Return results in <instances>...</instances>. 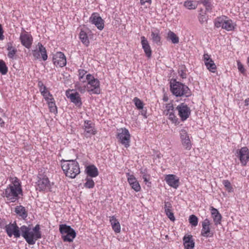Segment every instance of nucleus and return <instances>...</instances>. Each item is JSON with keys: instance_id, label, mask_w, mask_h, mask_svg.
<instances>
[{"instance_id": "f257e3e1", "label": "nucleus", "mask_w": 249, "mask_h": 249, "mask_svg": "<svg viewBox=\"0 0 249 249\" xmlns=\"http://www.w3.org/2000/svg\"><path fill=\"white\" fill-rule=\"evenodd\" d=\"M4 230L9 237L13 236L16 238L22 236L31 245L35 244L36 240L41 237L40 226L38 224L32 228L30 226L23 225L19 228L16 221L5 225Z\"/></svg>"}, {"instance_id": "f03ea898", "label": "nucleus", "mask_w": 249, "mask_h": 249, "mask_svg": "<svg viewBox=\"0 0 249 249\" xmlns=\"http://www.w3.org/2000/svg\"><path fill=\"white\" fill-rule=\"evenodd\" d=\"M9 181L10 184L2 194L7 203L16 202L23 196L20 180L17 177H10Z\"/></svg>"}, {"instance_id": "7ed1b4c3", "label": "nucleus", "mask_w": 249, "mask_h": 249, "mask_svg": "<svg viewBox=\"0 0 249 249\" xmlns=\"http://www.w3.org/2000/svg\"><path fill=\"white\" fill-rule=\"evenodd\" d=\"M61 167L66 176L71 178H75L80 172L79 164L75 160H64Z\"/></svg>"}, {"instance_id": "20e7f679", "label": "nucleus", "mask_w": 249, "mask_h": 249, "mask_svg": "<svg viewBox=\"0 0 249 249\" xmlns=\"http://www.w3.org/2000/svg\"><path fill=\"white\" fill-rule=\"evenodd\" d=\"M170 90L176 97H189L191 95L189 88L185 85L176 81L172 80L170 83Z\"/></svg>"}, {"instance_id": "39448f33", "label": "nucleus", "mask_w": 249, "mask_h": 249, "mask_svg": "<svg viewBox=\"0 0 249 249\" xmlns=\"http://www.w3.org/2000/svg\"><path fill=\"white\" fill-rule=\"evenodd\" d=\"M214 25L216 28L221 27L227 31H231L235 29L236 24L228 17L222 16L215 19Z\"/></svg>"}, {"instance_id": "423d86ee", "label": "nucleus", "mask_w": 249, "mask_h": 249, "mask_svg": "<svg viewBox=\"0 0 249 249\" xmlns=\"http://www.w3.org/2000/svg\"><path fill=\"white\" fill-rule=\"evenodd\" d=\"M86 80L88 92L90 94L100 93V82L97 78H95L93 75L89 74L86 76Z\"/></svg>"}, {"instance_id": "0eeeda50", "label": "nucleus", "mask_w": 249, "mask_h": 249, "mask_svg": "<svg viewBox=\"0 0 249 249\" xmlns=\"http://www.w3.org/2000/svg\"><path fill=\"white\" fill-rule=\"evenodd\" d=\"M59 231L62 234V238L65 242H72L76 237L75 231L69 226L65 224L60 225Z\"/></svg>"}, {"instance_id": "6e6552de", "label": "nucleus", "mask_w": 249, "mask_h": 249, "mask_svg": "<svg viewBox=\"0 0 249 249\" xmlns=\"http://www.w3.org/2000/svg\"><path fill=\"white\" fill-rule=\"evenodd\" d=\"M117 138L119 142L126 148L130 146V134L127 129L121 128L118 129Z\"/></svg>"}, {"instance_id": "1a4fd4ad", "label": "nucleus", "mask_w": 249, "mask_h": 249, "mask_svg": "<svg viewBox=\"0 0 249 249\" xmlns=\"http://www.w3.org/2000/svg\"><path fill=\"white\" fill-rule=\"evenodd\" d=\"M163 115L174 124L178 123V120L175 114L174 107L172 103H167L163 107Z\"/></svg>"}, {"instance_id": "9d476101", "label": "nucleus", "mask_w": 249, "mask_h": 249, "mask_svg": "<svg viewBox=\"0 0 249 249\" xmlns=\"http://www.w3.org/2000/svg\"><path fill=\"white\" fill-rule=\"evenodd\" d=\"M178 112V115L182 121L186 120L191 114L190 107L185 103H181L176 107Z\"/></svg>"}, {"instance_id": "9b49d317", "label": "nucleus", "mask_w": 249, "mask_h": 249, "mask_svg": "<svg viewBox=\"0 0 249 249\" xmlns=\"http://www.w3.org/2000/svg\"><path fill=\"white\" fill-rule=\"evenodd\" d=\"M83 128L84 130L83 134L86 138H90L97 133L94 124L90 121H85Z\"/></svg>"}, {"instance_id": "f8f14e48", "label": "nucleus", "mask_w": 249, "mask_h": 249, "mask_svg": "<svg viewBox=\"0 0 249 249\" xmlns=\"http://www.w3.org/2000/svg\"><path fill=\"white\" fill-rule=\"evenodd\" d=\"M179 136L183 148L186 150H190L192 148V144L187 131L184 129H181L179 131Z\"/></svg>"}, {"instance_id": "ddd939ff", "label": "nucleus", "mask_w": 249, "mask_h": 249, "mask_svg": "<svg viewBox=\"0 0 249 249\" xmlns=\"http://www.w3.org/2000/svg\"><path fill=\"white\" fill-rule=\"evenodd\" d=\"M37 48L33 51V55L36 59H39L41 57L42 60L46 61L48 58V55L45 48L41 43H38Z\"/></svg>"}, {"instance_id": "4468645a", "label": "nucleus", "mask_w": 249, "mask_h": 249, "mask_svg": "<svg viewBox=\"0 0 249 249\" xmlns=\"http://www.w3.org/2000/svg\"><path fill=\"white\" fill-rule=\"evenodd\" d=\"M73 90L68 89L66 92V96L71 102L75 106L81 107L82 103L79 94L77 92H73Z\"/></svg>"}, {"instance_id": "2eb2a0df", "label": "nucleus", "mask_w": 249, "mask_h": 249, "mask_svg": "<svg viewBox=\"0 0 249 249\" xmlns=\"http://www.w3.org/2000/svg\"><path fill=\"white\" fill-rule=\"evenodd\" d=\"M236 154V156L239 158L242 165L243 166L246 165L249 160V150L248 147L245 146L237 150Z\"/></svg>"}, {"instance_id": "dca6fc26", "label": "nucleus", "mask_w": 249, "mask_h": 249, "mask_svg": "<svg viewBox=\"0 0 249 249\" xmlns=\"http://www.w3.org/2000/svg\"><path fill=\"white\" fill-rule=\"evenodd\" d=\"M89 22L101 31L104 28V21L97 13H93L89 18Z\"/></svg>"}, {"instance_id": "f3484780", "label": "nucleus", "mask_w": 249, "mask_h": 249, "mask_svg": "<svg viewBox=\"0 0 249 249\" xmlns=\"http://www.w3.org/2000/svg\"><path fill=\"white\" fill-rule=\"evenodd\" d=\"M210 221L208 218L204 219L202 222L201 235L205 237H211L213 236V232L210 228Z\"/></svg>"}, {"instance_id": "a211bd4d", "label": "nucleus", "mask_w": 249, "mask_h": 249, "mask_svg": "<svg viewBox=\"0 0 249 249\" xmlns=\"http://www.w3.org/2000/svg\"><path fill=\"white\" fill-rule=\"evenodd\" d=\"M53 61L54 65L60 67L65 66L67 63L66 56L61 52H58L53 54Z\"/></svg>"}, {"instance_id": "6ab92c4d", "label": "nucleus", "mask_w": 249, "mask_h": 249, "mask_svg": "<svg viewBox=\"0 0 249 249\" xmlns=\"http://www.w3.org/2000/svg\"><path fill=\"white\" fill-rule=\"evenodd\" d=\"M19 39L21 44L27 49L31 47L33 43V37L28 33L23 31L20 34Z\"/></svg>"}, {"instance_id": "aec40b11", "label": "nucleus", "mask_w": 249, "mask_h": 249, "mask_svg": "<svg viewBox=\"0 0 249 249\" xmlns=\"http://www.w3.org/2000/svg\"><path fill=\"white\" fill-rule=\"evenodd\" d=\"M165 180L169 186L175 189H177L179 186V178L175 175L169 174L166 175Z\"/></svg>"}, {"instance_id": "412c9836", "label": "nucleus", "mask_w": 249, "mask_h": 249, "mask_svg": "<svg viewBox=\"0 0 249 249\" xmlns=\"http://www.w3.org/2000/svg\"><path fill=\"white\" fill-rule=\"evenodd\" d=\"M127 181L134 191L138 192L141 191V187L136 178L130 173H126Z\"/></svg>"}, {"instance_id": "4be33fe9", "label": "nucleus", "mask_w": 249, "mask_h": 249, "mask_svg": "<svg viewBox=\"0 0 249 249\" xmlns=\"http://www.w3.org/2000/svg\"><path fill=\"white\" fill-rule=\"evenodd\" d=\"M37 86L41 95L45 101L48 100L50 98H53V95L50 93L47 87L44 85L41 81H38Z\"/></svg>"}, {"instance_id": "5701e85b", "label": "nucleus", "mask_w": 249, "mask_h": 249, "mask_svg": "<svg viewBox=\"0 0 249 249\" xmlns=\"http://www.w3.org/2000/svg\"><path fill=\"white\" fill-rule=\"evenodd\" d=\"M211 211L212 217L215 226L220 225L222 221V215L219 211L216 208L211 207L210 208Z\"/></svg>"}, {"instance_id": "b1692460", "label": "nucleus", "mask_w": 249, "mask_h": 249, "mask_svg": "<svg viewBox=\"0 0 249 249\" xmlns=\"http://www.w3.org/2000/svg\"><path fill=\"white\" fill-rule=\"evenodd\" d=\"M141 40L142 48L143 49L146 56L148 58H150L152 55V50L148 41L144 36L141 37Z\"/></svg>"}, {"instance_id": "393cba45", "label": "nucleus", "mask_w": 249, "mask_h": 249, "mask_svg": "<svg viewBox=\"0 0 249 249\" xmlns=\"http://www.w3.org/2000/svg\"><path fill=\"white\" fill-rule=\"evenodd\" d=\"M50 181L48 178H40L37 182L36 190L41 191H45L50 188Z\"/></svg>"}, {"instance_id": "a878e982", "label": "nucleus", "mask_w": 249, "mask_h": 249, "mask_svg": "<svg viewBox=\"0 0 249 249\" xmlns=\"http://www.w3.org/2000/svg\"><path fill=\"white\" fill-rule=\"evenodd\" d=\"M183 245L186 249H193L195 242L191 235H185L183 238Z\"/></svg>"}, {"instance_id": "bb28decb", "label": "nucleus", "mask_w": 249, "mask_h": 249, "mask_svg": "<svg viewBox=\"0 0 249 249\" xmlns=\"http://www.w3.org/2000/svg\"><path fill=\"white\" fill-rule=\"evenodd\" d=\"M164 209L165 213L167 217L172 221L175 220L174 213L172 212V206L170 202H164Z\"/></svg>"}, {"instance_id": "cd10ccee", "label": "nucleus", "mask_w": 249, "mask_h": 249, "mask_svg": "<svg viewBox=\"0 0 249 249\" xmlns=\"http://www.w3.org/2000/svg\"><path fill=\"white\" fill-rule=\"evenodd\" d=\"M87 174L91 178H95L99 174L97 167L94 165L87 166L85 169Z\"/></svg>"}, {"instance_id": "c85d7f7f", "label": "nucleus", "mask_w": 249, "mask_h": 249, "mask_svg": "<svg viewBox=\"0 0 249 249\" xmlns=\"http://www.w3.org/2000/svg\"><path fill=\"white\" fill-rule=\"evenodd\" d=\"M109 221L113 230L116 233L121 231V226L119 222L114 216H110Z\"/></svg>"}, {"instance_id": "c756f323", "label": "nucleus", "mask_w": 249, "mask_h": 249, "mask_svg": "<svg viewBox=\"0 0 249 249\" xmlns=\"http://www.w3.org/2000/svg\"><path fill=\"white\" fill-rule=\"evenodd\" d=\"M7 50L8 51V57L12 59H15L16 53H17V50L14 46H13L12 43L10 42L7 43Z\"/></svg>"}, {"instance_id": "7c9ffc66", "label": "nucleus", "mask_w": 249, "mask_h": 249, "mask_svg": "<svg viewBox=\"0 0 249 249\" xmlns=\"http://www.w3.org/2000/svg\"><path fill=\"white\" fill-rule=\"evenodd\" d=\"M15 212L23 219H25L28 216L27 211L25 207L21 205L17 206L15 208Z\"/></svg>"}, {"instance_id": "2f4dec72", "label": "nucleus", "mask_w": 249, "mask_h": 249, "mask_svg": "<svg viewBox=\"0 0 249 249\" xmlns=\"http://www.w3.org/2000/svg\"><path fill=\"white\" fill-rule=\"evenodd\" d=\"M74 88L76 90L79 91L81 93H85L86 91H88L86 81L83 82L80 81L76 82L74 84Z\"/></svg>"}, {"instance_id": "473e14b6", "label": "nucleus", "mask_w": 249, "mask_h": 249, "mask_svg": "<svg viewBox=\"0 0 249 249\" xmlns=\"http://www.w3.org/2000/svg\"><path fill=\"white\" fill-rule=\"evenodd\" d=\"M79 38L83 44L85 46H88L89 44V41L87 33L84 30H81L79 34Z\"/></svg>"}, {"instance_id": "72a5a7b5", "label": "nucleus", "mask_w": 249, "mask_h": 249, "mask_svg": "<svg viewBox=\"0 0 249 249\" xmlns=\"http://www.w3.org/2000/svg\"><path fill=\"white\" fill-rule=\"evenodd\" d=\"M48 105L50 112L54 114L57 113V107L55 105L54 99L53 98H50L48 100L46 101Z\"/></svg>"}, {"instance_id": "f704fd0d", "label": "nucleus", "mask_w": 249, "mask_h": 249, "mask_svg": "<svg viewBox=\"0 0 249 249\" xmlns=\"http://www.w3.org/2000/svg\"><path fill=\"white\" fill-rule=\"evenodd\" d=\"M198 19L201 24L207 23L208 16L207 15L206 11L201 9L198 15Z\"/></svg>"}, {"instance_id": "c9c22d12", "label": "nucleus", "mask_w": 249, "mask_h": 249, "mask_svg": "<svg viewBox=\"0 0 249 249\" xmlns=\"http://www.w3.org/2000/svg\"><path fill=\"white\" fill-rule=\"evenodd\" d=\"M151 38L152 41L156 43L160 42L161 37L160 36V31L159 30L155 29L152 31Z\"/></svg>"}, {"instance_id": "e433bc0d", "label": "nucleus", "mask_w": 249, "mask_h": 249, "mask_svg": "<svg viewBox=\"0 0 249 249\" xmlns=\"http://www.w3.org/2000/svg\"><path fill=\"white\" fill-rule=\"evenodd\" d=\"M167 38L170 40L174 44H177L179 42L178 36L172 31H169L168 32Z\"/></svg>"}, {"instance_id": "4c0bfd02", "label": "nucleus", "mask_w": 249, "mask_h": 249, "mask_svg": "<svg viewBox=\"0 0 249 249\" xmlns=\"http://www.w3.org/2000/svg\"><path fill=\"white\" fill-rule=\"evenodd\" d=\"M87 71L83 69L78 70V79L80 81L85 82L86 80V76L89 74Z\"/></svg>"}, {"instance_id": "58836bf2", "label": "nucleus", "mask_w": 249, "mask_h": 249, "mask_svg": "<svg viewBox=\"0 0 249 249\" xmlns=\"http://www.w3.org/2000/svg\"><path fill=\"white\" fill-rule=\"evenodd\" d=\"M205 65L210 71L215 72L216 67L213 60H211V61L206 62Z\"/></svg>"}, {"instance_id": "ea45409f", "label": "nucleus", "mask_w": 249, "mask_h": 249, "mask_svg": "<svg viewBox=\"0 0 249 249\" xmlns=\"http://www.w3.org/2000/svg\"><path fill=\"white\" fill-rule=\"evenodd\" d=\"M135 106L138 109H142L143 108L144 104L143 102L138 97H135L133 99Z\"/></svg>"}, {"instance_id": "a19ab883", "label": "nucleus", "mask_w": 249, "mask_h": 249, "mask_svg": "<svg viewBox=\"0 0 249 249\" xmlns=\"http://www.w3.org/2000/svg\"><path fill=\"white\" fill-rule=\"evenodd\" d=\"M8 68L5 63L2 60H0V72L2 75H5L7 73Z\"/></svg>"}, {"instance_id": "79ce46f5", "label": "nucleus", "mask_w": 249, "mask_h": 249, "mask_svg": "<svg viewBox=\"0 0 249 249\" xmlns=\"http://www.w3.org/2000/svg\"><path fill=\"white\" fill-rule=\"evenodd\" d=\"M86 182L84 183V186L86 188L91 189L93 188L95 185V183L93 179L89 178H86L85 179Z\"/></svg>"}, {"instance_id": "37998d69", "label": "nucleus", "mask_w": 249, "mask_h": 249, "mask_svg": "<svg viewBox=\"0 0 249 249\" xmlns=\"http://www.w3.org/2000/svg\"><path fill=\"white\" fill-rule=\"evenodd\" d=\"M184 5L186 8L190 10L195 9L197 7V5L191 0L186 1L184 2Z\"/></svg>"}, {"instance_id": "c03bdc74", "label": "nucleus", "mask_w": 249, "mask_h": 249, "mask_svg": "<svg viewBox=\"0 0 249 249\" xmlns=\"http://www.w3.org/2000/svg\"><path fill=\"white\" fill-rule=\"evenodd\" d=\"M189 221V223L194 227L196 226L198 224V218L194 214L190 216Z\"/></svg>"}, {"instance_id": "a18cd8bd", "label": "nucleus", "mask_w": 249, "mask_h": 249, "mask_svg": "<svg viewBox=\"0 0 249 249\" xmlns=\"http://www.w3.org/2000/svg\"><path fill=\"white\" fill-rule=\"evenodd\" d=\"M202 2L206 8V12H210L212 10V6L209 0H204Z\"/></svg>"}, {"instance_id": "49530a36", "label": "nucleus", "mask_w": 249, "mask_h": 249, "mask_svg": "<svg viewBox=\"0 0 249 249\" xmlns=\"http://www.w3.org/2000/svg\"><path fill=\"white\" fill-rule=\"evenodd\" d=\"M223 183L229 192H231L232 191V187H231V184L229 180H224L223 181Z\"/></svg>"}, {"instance_id": "de8ad7c7", "label": "nucleus", "mask_w": 249, "mask_h": 249, "mask_svg": "<svg viewBox=\"0 0 249 249\" xmlns=\"http://www.w3.org/2000/svg\"><path fill=\"white\" fill-rule=\"evenodd\" d=\"M142 178L143 179V181L145 184L148 186H150L151 185V182L149 181V176L146 174H144L142 175Z\"/></svg>"}, {"instance_id": "09e8293b", "label": "nucleus", "mask_w": 249, "mask_h": 249, "mask_svg": "<svg viewBox=\"0 0 249 249\" xmlns=\"http://www.w3.org/2000/svg\"><path fill=\"white\" fill-rule=\"evenodd\" d=\"M237 68H238L239 71H240L241 73H244L245 70L244 69V66L240 62V61H237Z\"/></svg>"}, {"instance_id": "8fccbe9b", "label": "nucleus", "mask_w": 249, "mask_h": 249, "mask_svg": "<svg viewBox=\"0 0 249 249\" xmlns=\"http://www.w3.org/2000/svg\"><path fill=\"white\" fill-rule=\"evenodd\" d=\"M203 60L204 62V63L207 62L211 61L212 59L211 58V55L208 54V53H204L203 55Z\"/></svg>"}, {"instance_id": "3c124183", "label": "nucleus", "mask_w": 249, "mask_h": 249, "mask_svg": "<svg viewBox=\"0 0 249 249\" xmlns=\"http://www.w3.org/2000/svg\"><path fill=\"white\" fill-rule=\"evenodd\" d=\"M179 73L180 76L182 78H186V73L185 71H184L183 70H180L179 71Z\"/></svg>"}, {"instance_id": "603ef678", "label": "nucleus", "mask_w": 249, "mask_h": 249, "mask_svg": "<svg viewBox=\"0 0 249 249\" xmlns=\"http://www.w3.org/2000/svg\"><path fill=\"white\" fill-rule=\"evenodd\" d=\"M145 3L151 4V0H140V3L141 5H144Z\"/></svg>"}, {"instance_id": "864d4df0", "label": "nucleus", "mask_w": 249, "mask_h": 249, "mask_svg": "<svg viewBox=\"0 0 249 249\" xmlns=\"http://www.w3.org/2000/svg\"><path fill=\"white\" fill-rule=\"evenodd\" d=\"M4 39V36L3 35V30L1 25L0 24V40Z\"/></svg>"}, {"instance_id": "5fc2aeb1", "label": "nucleus", "mask_w": 249, "mask_h": 249, "mask_svg": "<svg viewBox=\"0 0 249 249\" xmlns=\"http://www.w3.org/2000/svg\"><path fill=\"white\" fill-rule=\"evenodd\" d=\"M245 106L249 107V98L246 99L244 101Z\"/></svg>"}, {"instance_id": "6e6d98bb", "label": "nucleus", "mask_w": 249, "mask_h": 249, "mask_svg": "<svg viewBox=\"0 0 249 249\" xmlns=\"http://www.w3.org/2000/svg\"><path fill=\"white\" fill-rule=\"evenodd\" d=\"M4 122L3 121V120L0 117V125L2 127L4 125Z\"/></svg>"}, {"instance_id": "4d7b16f0", "label": "nucleus", "mask_w": 249, "mask_h": 249, "mask_svg": "<svg viewBox=\"0 0 249 249\" xmlns=\"http://www.w3.org/2000/svg\"><path fill=\"white\" fill-rule=\"evenodd\" d=\"M248 65L249 67V56L248 57Z\"/></svg>"}, {"instance_id": "13d9d810", "label": "nucleus", "mask_w": 249, "mask_h": 249, "mask_svg": "<svg viewBox=\"0 0 249 249\" xmlns=\"http://www.w3.org/2000/svg\"><path fill=\"white\" fill-rule=\"evenodd\" d=\"M163 100H164V101H167V98H166L165 97H164V98H163Z\"/></svg>"}, {"instance_id": "bf43d9fd", "label": "nucleus", "mask_w": 249, "mask_h": 249, "mask_svg": "<svg viewBox=\"0 0 249 249\" xmlns=\"http://www.w3.org/2000/svg\"><path fill=\"white\" fill-rule=\"evenodd\" d=\"M248 1H249V0H248Z\"/></svg>"}]
</instances>
